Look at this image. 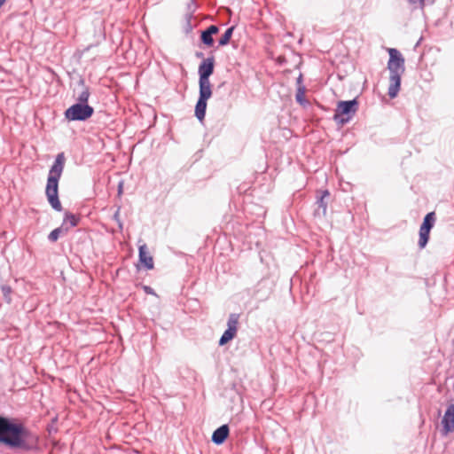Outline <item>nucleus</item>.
Here are the masks:
<instances>
[{
  "label": "nucleus",
  "instance_id": "nucleus-1",
  "mask_svg": "<svg viewBox=\"0 0 454 454\" xmlns=\"http://www.w3.org/2000/svg\"><path fill=\"white\" fill-rule=\"evenodd\" d=\"M0 442L13 450L30 452L36 449L38 437L21 423L0 416Z\"/></svg>",
  "mask_w": 454,
  "mask_h": 454
},
{
  "label": "nucleus",
  "instance_id": "nucleus-2",
  "mask_svg": "<svg viewBox=\"0 0 454 454\" xmlns=\"http://www.w3.org/2000/svg\"><path fill=\"white\" fill-rule=\"evenodd\" d=\"M215 59L208 57L199 66V98L195 106V116L199 121H202L206 115L207 101L212 96L211 84L209 77L214 73Z\"/></svg>",
  "mask_w": 454,
  "mask_h": 454
},
{
  "label": "nucleus",
  "instance_id": "nucleus-3",
  "mask_svg": "<svg viewBox=\"0 0 454 454\" xmlns=\"http://www.w3.org/2000/svg\"><path fill=\"white\" fill-rule=\"evenodd\" d=\"M65 162L66 157L64 153H58L50 168L45 188V195L48 202L51 207L58 212L62 211V206L59 200V181L61 177Z\"/></svg>",
  "mask_w": 454,
  "mask_h": 454
},
{
  "label": "nucleus",
  "instance_id": "nucleus-4",
  "mask_svg": "<svg viewBox=\"0 0 454 454\" xmlns=\"http://www.w3.org/2000/svg\"><path fill=\"white\" fill-rule=\"evenodd\" d=\"M389 60L387 69L389 71V87L387 95L390 98H395L401 86V76L404 73V59L396 49H389Z\"/></svg>",
  "mask_w": 454,
  "mask_h": 454
},
{
  "label": "nucleus",
  "instance_id": "nucleus-5",
  "mask_svg": "<svg viewBox=\"0 0 454 454\" xmlns=\"http://www.w3.org/2000/svg\"><path fill=\"white\" fill-rule=\"evenodd\" d=\"M359 102L356 98L339 101L333 115V120L341 125L348 123L356 114Z\"/></svg>",
  "mask_w": 454,
  "mask_h": 454
},
{
  "label": "nucleus",
  "instance_id": "nucleus-6",
  "mask_svg": "<svg viewBox=\"0 0 454 454\" xmlns=\"http://www.w3.org/2000/svg\"><path fill=\"white\" fill-rule=\"evenodd\" d=\"M94 114V108L88 104L76 103L65 111V118L68 121H84Z\"/></svg>",
  "mask_w": 454,
  "mask_h": 454
},
{
  "label": "nucleus",
  "instance_id": "nucleus-7",
  "mask_svg": "<svg viewBox=\"0 0 454 454\" xmlns=\"http://www.w3.org/2000/svg\"><path fill=\"white\" fill-rule=\"evenodd\" d=\"M239 317L240 315L238 313L230 314L227 321V329L219 340L220 346L225 345L236 336Z\"/></svg>",
  "mask_w": 454,
  "mask_h": 454
},
{
  "label": "nucleus",
  "instance_id": "nucleus-8",
  "mask_svg": "<svg viewBox=\"0 0 454 454\" xmlns=\"http://www.w3.org/2000/svg\"><path fill=\"white\" fill-rule=\"evenodd\" d=\"M442 424L446 433L454 431V404H450L447 407Z\"/></svg>",
  "mask_w": 454,
  "mask_h": 454
},
{
  "label": "nucleus",
  "instance_id": "nucleus-9",
  "mask_svg": "<svg viewBox=\"0 0 454 454\" xmlns=\"http://www.w3.org/2000/svg\"><path fill=\"white\" fill-rule=\"evenodd\" d=\"M230 433V429L228 425L224 424L216 428L213 434H212V442L216 444L220 445L223 444L225 440L228 438Z\"/></svg>",
  "mask_w": 454,
  "mask_h": 454
},
{
  "label": "nucleus",
  "instance_id": "nucleus-10",
  "mask_svg": "<svg viewBox=\"0 0 454 454\" xmlns=\"http://www.w3.org/2000/svg\"><path fill=\"white\" fill-rule=\"evenodd\" d=\"M138 257L139 262L143 263L147 270L153 269V257L148 253L147 247L145 244L139 247Z\"/></svg>",
  "mask_w": 454,
  "mask_h": 454
},
{
  "label": "nucleus",
  "instance_id": "nucleus-11",
  "mask_svg": "<svg viewBox=\"0 0 454 454\" xmlns=\"http://www.w3.org/2000/svg\"><path fill=\"white\" fill-rule=\"evenodd\" d=\"M79 220L80 218L77 215L72 213H66L61 226L65 228L66 231L68 233L73 227L78 224Z\"/></svg>",
  "mask_w": 454,
  "mask_h": 454
},
{
  "label": "nucleus",
  "instance_id": "nucleus-12",
  "mask_svg": "<svg viewBox=\"0 0 454 454\" xmlns=\"http://www.w3.org/2000/svg\"><path fill=\"white\" fill-rule=\"evenodd\" d=\"M79 85H81L82 87V90L79 93L78 97H77V103H81V104H88V101H89V98H90V90L87 86H85L84 84V81L82 79H81L79 81Z\"/></svg>",
  "mask_w": 454,
  "mask_h": 454
},
{
  "label": "nucleus",
  "instance_id": "nucleus-13",
  "mask_svg": "<svg viewBox=\"0 0 454 454\" xmlns=\"http://www.w3.org/2000/svg\"><path fill=\"white\" fill-rule=\"evenodd\" d=\"M435 223V213L430 212L426 215L423 219V223L420 225L421 228L431 231Z\"/></svg>",
  "mask_w": 454,
  "mask_h": 454
},
{
  "label": "nucleus",
  "instance_id": "nucleus-14",
  "mask_svg": "<svg viewBox=\"0 0 454 454\" xmlns=\"http://www.w3.org/2000/svg\"><path fill=\"white\" fill-rule=\"evenodd\" d=\"M198 9V4L196 3V0H188V3L186 4V12L184 14V20H192L193 15Z\"/></svg>",
  "mask_w": 454,
  "mask_h": 454
},
{
  "label": "nucleus",
  "instance_id": "nucleus-15",
  "mask_svg": "<svg viewBox=\"0 0 454 454\" xmlns=\"http://www.w3.org/2000/svg\"><path fill=\"white\" fill-rule=\"evenodd\" d=\"M234 29H235L234 26H231L226 29V31L223 33V35L221 36V38L218 41L219 46H225L230 43V40L232 36Z\"/></svg>",
  "mask_w": 454,
  "mask_h": 454
},
{
  "label": "nucleus",
  "instance_id": "nucleus-16",
  "mask_svg": "<svg viewBox=\"0 0 454 454\" xmlns=\"http://www.w3.org/2000/svg\"><path fill=\"white\" fill-rule=\"evenodd\" d=\"M67 232L66 231L65 228H63L61 225L56 229H54L53 231H51L50 232V234L48 235V239L50 242H56L59 236L61 235H67Z\"/></svg>",
  "mask_w": 454,
  "mask_h": 454
},
{
  "label": "nucleus",
  "instance_id": "nucleus-17",
  "mask_svg": "<svg viewBox=\"0 0 454 454\" xmlns=\"http://www.w3.org/2000/svg\"><path fill=\"white\" fill-rule=\"evenodd\" d=\"M430 231L429 230H426V229H423V228H419V248H424L428 240H429V235H430Z\"/></svg>",
  "mask_w": 454,
  "mask_h": 454
},
{
  "label": "nucleus",
  "instance_id": "nucleus-18",
  "mask_svg": "<svg viewBox=\"0 0 454 454\" xmlns=\"http://www.w3.org/2000/svg\"><path fill=\"white\" fill-rule=\"evenodd\" d=\"M329 196H330L329 191L328 190H325V191L320 192V196L317 197V204L318 205V207L320 208L323 209L324 215L325 214L326 209H327V203L325 201V199L326 197H329Z\"/></svg>",
  "mask_w": 454,
  "mask_h": 454
},
{
  "label": "nucleus",
  "instance_id": "nucleus-19",
  "mask_svg": "<svg viewBox=\"0 0 454 454\" xmlns=\"http://www.w3.org/2000/svg\"><path fill=\"white\" fill-rule=\"evenodd\" d=\"M304 94L305 87L303 85H299L297 88L295 99L301 105H305L307 103L306 99L304 98Z\"/></svg>",
  "mask_w": 454,
  "mask_h": 454
},
{
  "label": "nucleus",
  "instance_id": "nucleus-20",
  "mask_svg": "<svg viewBox=\"0 0 454 454\" xmlns=\"http://www.w3.org/2000/svg\"><path fill=\"white\" fill-rule=\"evenodd\" d=\"M200 40L205 45L208 47H211L214 44L213 35L206 32L205 30L201 31Z\"/></svg>",
  "mask_w": 454,
  "mask_h": 454
},
{
  "label": "nucleus",
  "instance_id": "nucleus-21",
  "mask_svg": "<svg viewBox=\"0 0 454 454\" xmlns=\"http://www.w3.org/2000/svg\"><path fill=\"white\" fill-rule=\"evenodd\" d=\"M1 290H2V294L4 297V299L8 301V302H11V294H12V288L11 286H7V285H4L1 286Z\"/></svg>",
  "mask_w": 454,
  "mask_h": 454
},
{
  "label": "nucleus",
  "instance_id": "nucleus-22",
  "mask_svg": "<svg viewBox=\"0 0 454 454\" xmlns=\"http://www.w3.org/2000/svg\"><path fill=\"white\" fill-rule=\"evenodd\" d=\"M205 31L214 35L219 32V27L215 25H210L208 27L205 29Z\"/></svg>",
  "mask_w": 454,
  "mask_h": 454
},
{
  "label": "nucleus",
  "instance_id": "nucleus-23",
  "mask_svg": "<svg viewBox=\"0 0 454 454\" xmlns=\"http://www.w3.org/2000/svg\"><path fill=\"white\" fill-rule=\"evenodd\" d=\"M114 220L118 223L120 229H122V222L120 219V208L116 210L113 216Z\"/></svg>",
  "mask_w": 454,
  "mask_h": 454
},
{
  "label": "nucleus",
  "instance_id": "nucleus-24",
  "mask_svg": "<svg viewBox=\"0 0 454 454\" xmlns=\"http://www.w3.org/2000/svg\"><path fill=\"white\" fill-rule=\"evenodd\" d=\"M427 0H409L411 4H419L420 8H423Z\"/></svg>",
  "mask_w": 454,
  "mask_h": 454
},
{
  "label": "nucleus",
  "instance_id": "nucleus-25",
  "mask_svg": "<svg viewBox=\"0 0 454 454\" xmlns=\"http://www.w3.org/2000/svg\"><path fill=\"white\" fill-rule=\"evenodd\" d=\"M192 29V20H185L184 30L186 33L191 32Z\"/></svg>",
  "mask_w": 454,
  "mask_h": 454
},
{
  "label": "nucleus",
  "instance_id": "nucleus-26",
  "mask_svg": "<svg viewBox=\"0 0 454 454\" xmlns=\"http://www.w3.org/2000/svg\"><path fill=\"white\" fill-rule=\"evenodd\" d=\"M144 290L146 294H154V291L152 287L150 286H144Z\"/></svg>",
  "mask_w": 454,
  "mask_h": 454
},
{
  "label": "nucleus",
  "instance_id": "nucleus-27",
  "mask_svg": "<svg viewBox=\"0 0 454 454\" xmlns=\"http://www.w3.org/2000/svg\"><path fill=\"white\" fill-rule=\"evenodd\" d=\"M301 82H302V75L300 74L299 77L297 78V84H298V86L299 85H302Z\"/></svg>",
  "mask_w": 454,
  "mask_h": 454
},
{
  "label": "nucleus",
  "instance_id": "nucleus-28",
  "mask_svg": "<svg viewBox=\"0 0 454 454\" xmlns=\"http://www.w3.org/2000/svg\"><path fill=\"white\" fill-rule=\"evenodd\" d=\"M196 57L197 58H202L203 57V53L202 52H196Z\"/></svg>",
  "mask_w": 454,
  "mask_h": 454
},
{
  "label": "nucleus",
  "instance_id": "nucleus-29",
  "mask_svg": "<svg viewBox=\"0 0 454 454\" xmlns=\"http://www.w3.org/2000/svg\"><path fill=\"white\" fill-rule=\"evenodd\" d=\"M6 0H0V8L4 5Z\"/></svg>",
  "mask_w": 454,
  "mask_h": 454
},
{
  "label": "nucleus",
  "instance_id": "nucleus-30",
  "mask_svg": "<svg viewBox=\"0 0 454 454\" xmlns=\"http://www.w3.org/2000/svg\"><path fill=\"white\" fill-rule=\"evenodd\" d=\"M121 191V185L119 186V192Z\"/></svg>",
  "mask_w": 454,
  "mask_h": 454
}]
</instances>
